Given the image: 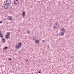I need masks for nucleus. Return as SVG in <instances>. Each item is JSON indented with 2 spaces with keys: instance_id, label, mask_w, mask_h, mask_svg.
<instances>
[{
  "instance_id": "f257e3e1",
  "label": "nucleus",
  "mask_w": 74,
  "mask_h": 74,
  "mask_svg": "<svg viewBox=\"0 0 74 74\" xmlns=\"http://www.w3.org/2000/svg\"><path fill=\"white\" fill-rule=\"evenodd\" d=\"M3 7L4 9H7L8 8V5L7 4H4L3 5Z\"/></svg>"
},
{
  "instance_id": "f03ea898",
  "label": "nucleus",
  "mask_w": 74,
  "mask_h": 74,
  "mask_svg": "<svg viewBox=\"0 0 74 74\" xmlns=\"http://www.w3.org/2000/svg\"><path fill=\"white\" fill-rule=\"evenodd\" d=\"M13 3H14L15 4H18L19 3V1L18 0H14Z\"/></svg>"
},
{
  "instance_id": "7ed1b4c3",
  "label": "nucleus",
  "mask_w": 74,
  "mask_h": 74,
  "mask_svg": "<svg viewBox=\"0 0 74 74\" xmlns=\"http://www.w3.org/2000/svg\"><path fill=\"white\" fill-rule=\"evenodd\" d=\"M7 19L9 20V21L12 20V18L11 16H9L7 17Z\"/></svg>"
},
{
  "instance_id": "20e7f679",
  "label": "nucleus",
  "mask_w": 74,
  "mask_h": 74,
  "mask_svg": "<svg viewBox=\"0 0 74 74\" xmlns=\"http://www.w3.org/2000/svg\"><path fill=\"white\" fill-rule=\"evenodd\" d=\"M53 27L54 29H56L58 27V25L57 23L54 24L53 25Z\"/></svg>"
},
{
  "instance_id": "39448f33",
  "label": "nucleus",
  "mask_w": 74,
  "mask_h": 74,
  "mask_svg": "<svg viewBox=\"0 0 74 74\" xmlns=\"http://www.w3.org/2000/svg\"><path fill=\"white\" fill-rule=\"evenodd\" d=\"M6 4L10 5L11 4V1H10V0H7L6 2Z\"/></svg>"
},
{
  "instance_id": "423d86ee",
  "label": "nucleus",
  "mask_w": 74,
  "mask_h": 74,
  "mask_svg": "<svg viewBox=\"0 0 74 74\" xmlns=\"http://www.w3.org/2000/svg\"><path fill=\"white\" fill-rule=\"evenodd\" d=\"M60 31H62L63 32H66V29L64 28H62L60 29Z\"/></svg>"
},
{
  "instance_id": "0eeeda50",
  "label": "nucleus",
  "mask_w": 74,
  "mask_h": 74,
  "mask_svg": "<svg viewBox=\"0 0 74 74\" xmlns=\"http://www.w3.org/2000/svg\"><path fill=\"white\" fill-rule=\"evenodd\" d=\"M5 38H3L2 39V41L3 43H4V42H5Z\"/></svg>"
},
{
  "instance_id": "6e6552de",
  "label": "nucleus",
  "mask_w": 74,
  "mask_h": 74,
  "mask_svg": "<svg viewBox=\"0 0 74 74\" xmlns=\"http://www.w3.org/2000/svg\"><path fill=\"white\" fill-rule=\"evenodd\" d=\"M18 46L20 48V47H21V46H22V44L21 43H19L18 44Z\"/></svg>"
},
{
  "instance_id": "1a4fd4ad",
  "label": "nucleus",
  "mask_w": 74,
  "mask_h": 74,
  "mask_svg": "<svg viewBox=\"0 0 74 74\" xmlns=\"http://www.w3.org/2000/svg\"><path fill=\"white\" fill-rule=\"evenodd\" d=\"M25 12H23V14H22V16L23 18H24L25 17Z\"/></svg>"
},
{
  "instance_id": "9d476101",
  "label": "nucleus",
  "mask_w": 74,
  "mask_h": 74,
  "mask_svg": "<svg viewBox=\"0 0 74 74\" xmlns=\"http://www.w3.org/2000/svg\"><path fill=\"white\" fill-rule=\"evenodd\" d=\"M6 39H8L10 38V36L8 35H6Z\"/></svg>"
},
{
  "instance_id": "9b49d317",
  "label": "nucleus",
  "mask_w": 74,
  "mask_h": 74,
  "mask_svg": "<svg viewBox=\"0 0 74 74\" xmlns=\"http://www.w3.org/2000/svg\"><path fill=\"white\" fill-rule=\"evenodd\" d=\"M35 43H36V44H39V41L38 40H36L35 41Z\"/></svg>"
},
{
  "instance_id": "f8f14e48",
  "label": "nucleus",
  "mask_w": 74,
  "mask_h": 74,
  "mask_svg": "<svg viewBox=\"0 0 74 74\" xmlns=\"http://www.w3.org/2000/svg\"><path fill=\"white\" fill-rule=\"evenodd\" d=\"M20 48V47L18 46V45H16V49H18Z\"/></svg>"
},
{
  "instance_id": "ddd939ff",
  "label": "nucleus",
  "mask_w": 74,
  "mask_h": 74,
  "mask_svg": "<svg viewBox=\"0 0 74 74\" xmlns=\"http://www.w3.org/2000/svg\"><path fill=\"white\" fill-rule=\"evenodd\" d=\"M33 40L34 41H36V37H33Z\"/></svg>"
},
{
  "instance_id": "4468645a",
  "label": "nucleus",
  "mask_w": 74,
  "mask_h": 74,
  "mask_svg": "<svg viewBox=\"0 0 74 74\" xmlns=\"http://www.w3.org/2000/svg\"><path fill=\"white\" fill-rule=\"evenodd\" d=\"M61 34L62 36H63L64 34V32H62L61 33Z\"/></svg>"
},
{
  "instance_id": "2eb2a0df",
  "label": "nucleus",
  "mask_w": 74,
  "mask_h": 74,
  "mask_svg": "<svg viewBox=\"0 0 74 74\" xmlns=\"http://www.w3.org/2000/svg\"><path fill=\"white\" fill-rule=\"evenodd\" d=\"M3 37V35L2 34H0V37L1 38H2V37Z\"/></svg>"
},
{
  "instance_id": "dca6fc26",
  "label": "nucleus",
  "mask_w": 74,
  "mask_h": 74,
  "mask_svg": "<svg viewBox=\"0 0 74 74\" xmlns=\"http://www.w3.org/2000/svg\"><path fill=\"white\" fill-rule=\"evenodd\" d=\"M7 35H8V36H9V35H10V32H8L7 33Z\"/></svg>"
},
{
  "instance_id": "f3484780",
  "label": "nucleus",
  "mask_w": 74,
  "mask_h": 74,
  "mask_svg": "<svg viewBox=\"0 0 74 74\" xmlns=\"http://www.w3.org/2000/svg\"><path fill=\"white\" fill-rule=\"evenodd\" d=\"M8 47H5L4 48H3V49H5V50L6 49H7V48Z\"/></svg>"
},
{
  "instance_id": "a211bd4d",
  "label": "nucleus",
  "mask_w": 74,
  "mask_h": 74,
  "mask_svg": "<svg viewBox=\"0 0 74 74\" xmlns=\"http://www.w3.org/2000/svg\"><path fill=\"white\" fill-rule=\"evenodd\" d=\"M25 62H28V59H27L25 60Z\"/></svg>"
},
{
  "instance_id": "6ab92c4d",
  "label": "nucleus",
  "mask_w": 74,
  "mask_h": 74,
  "mask_svg": "<svg viewBox=\"0 0 74 74\" xmlns=\"http://www.w3.org/2000/svg\"><path fill=\"white\" fill-rule=\"evenodd\" d=\"M27 32L28 33V34H29V33H30V31L29 30L27 31Z\"/></svg>"
},
{
  "instance_id": "aec40b11",
  "label": "nucleus",
  "mask_w": 74,
  "mask_h": 74,
  "mask_svg": "<svg viewBox=\"0 0 74 74\" xmlns=\"http://www.w3.org/2000/svg\"><path fill=\"white\" fill-rule=\"evenodd\" d=\"M47 49H49V48H50V47H49V45H48L47 46Z\"/></svg>"
},
{
  "instance_id": "412c9836",
  "label": "nucleus",
  "mask_w": 74,
  "mask_h": 74,
  "mask_svg": "<svg viewBox=\"0 0 74 74\" xmlns=\"http://www.w3.org/2000/svg\"><path fill=\"white\" fill-rule=\"evenodd\" d=\"M41 71L40 70L38 71V73H41Z\"/></svg>"
},
{
  "instance_id": "4be33fe9",
  "label": "nucleus",
  "mask_w": 74,
  "mask_h": 74,
  "mask_svg": "<svg viewBox=\"0 0 74 74\" xmlns=\"http://www.w3.org/2000/svg\"><path fill=\"white\" fill-rule=\"evenodd\" d=\"M2 23V21H0V23Z\"/></svg>"
},
{
  "instance_id": "5701e85b",
  "label": "nucleus",
  "mask_w": 74,
  "mask_h": 74,
  "mask_svg": "<svg viewBox=\"0 0 74 74\" xmlns=\"http://www.w3.org/2000/svg\"><path fill=\"white\" fill-rule=\"evenodd\" d=\"M9 60H12V59H11V58H10L9 59Z\"/></svg>"
},
{
  "instance_id": "b1692460",
  "label": "nucleus",
  "mask_w": 74,
  "mask_h": 74,
  "mask_svg": "<svg viewBox=\"0 0 74 74\" xmlns=\"http://www.w3.org/2000/svg\"><path fill=\"white\" fill-rule=\"evenodd\" d=\"M42 42H45V41H44V40H42Z\"/></svg>"
},
{
  "instance_id": "393cba45",
  "label": "nucleus",
  "mask_w": 74,
  "mask_h": 74,
  "mask_svg": "<svg viewBox=\"0 0 74 74\" xmlns=\"http://www.w3.org/2000/svg\"><path fill=\"white\" fill-rule=\"evenodd\" d=\"M1 31L0 30V34H1Z\"/></svg>"
}]
</instances>
